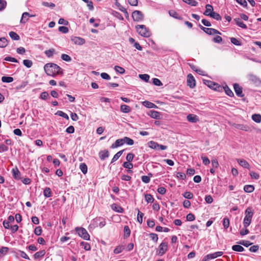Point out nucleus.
Returning <instances> with one entry per match:
<instances>
[{
	"label": "nucleus",
	"mask_w": 261,
	"mask_h": 261,
	"mask_svg": "<svg viewBox=\"0 0 261 261\" xmlns=\"http://www.w3.org/2000/svg\"><path fill=\"white\" fill-rule=\"evenodd\" d=\"M187 85L191 88H193L195 86V80L191 74H189L187 76Z\"/></svg>",
	"instance_id": "nucleus-9"
},
{
	"label": "nucleus",
	"mask_w": 261,
	"mask_h": 261,
	"mask_svg": "<svg viewBox=\"0 0 261 261\" xmlns=\"http://www.w3.org/2000/svg\"><path fill=\"white\" fill-rule=\"evenodd\" d=\"M99 157L101 160H105L106 158H108L109 156V152L107 150H102L99 153Z\"/></svg>",
	"instance_id": "nucleus-22"
},
{
	"label": "nucleus",
	"mask_w": 261,
	"mask_h": 261,
	"mask_svg": "<svg viewBox=\"0 0 261 261\" xmlns=\"http://www.w3.org/2000/svg\"><path fill=\"white\" fill-rule=\"evenodd\" d=\"M245 216L244 217L245 218L249 219L252 220V217L253 215V212L252 210V208L251 207L247 208V209L245 210Z\"/></svg>",
	"instance_id": "nucleus-13"
},
{
	"label": "nucleus",
	"mask_w": 261,
	"mask_h": 261,
	"mask_svg": "<svg viewBox=\"0 0 261 261\" xmlns=\"http://www.w3.org/2000/svg\"><path fill=\"white\" fill-rule=\"evenodd\" d=\"M223 254L222 251H218L213 253L209 254L211 259L216 258L219 256H221Z\"/></svg>",
	"instance_id": "nucleus-26"
},
{
	"label": "nucleus",
	"mask_w": 261,
	"mask_h": 261,
	"mask_svg": "<svg viewBox=\"0 0 261 261\" xmlns=\"http://www.w3.org/2000/svg\"><path fill=\"white\" fill-rule=\"evenodd\" d=\"M75 230L79 236L84 240H89L90 239V236L85 228L83 227L76 228Z\"/></svg>",
	"instance_id": "nucleus-4"
},
{
	"label": "nucleus",
	"mask_w": 261,
	"mask_h": 261,
	"mask_svg": "<svg viewBox=\"0 0 261 261\" xmlns=\"http://www.w3.org/2000/svg\"><path fill=\"white\" fill-rule=\"evenodd\" d=\"M148 236L151 238V240L155 243H157L158 240V234L154 233H150L148 234Z\"/></svg>",
	"instance_id": "nucleus-49"
},
{
	"label": "nucleus",
	"mask_w": 261,
	"mask_h": 261,
	"mask_svg": "<svg viewBox=\"0 0 261 261\" xmlns=\"http://www.w3.org/2000/svg\"><path fill=\"white\" fill-rule=\"evenodd\" d=\"M23 64L27 67L30 68L33 65V62L29 60H24L23 61Z\"/></svg>",
	"instance_id": "nucleus-54"
},
{
	"label": "nucleus",
	"mask_w": 261,
	"mask_h": 261,
	"mask_svg": "<svg viewBox=\"0 0 261 261\" xmlns=\"http://www.w3.org/2000/svg\"><path fill=\"white\" fill-rule=\"evenodd\" d=\"M223 88H224V91L225 92V93L227 95H228L230 97H233L234 96L233 92L227 85L224 86Z\"/></svg>",
	"instance_id": "nucleus-32"
},
{
	"label": "nucleus",
	"mask_w": 261,
	"mask_h": 261,
	"mask_svg": "<svg viewBox=\"0 0 261 261\" xmlns=\"http://www.w3.org/2000/svg\"><path fill=\"white\" fill-rule=\"evenodd\" d=\"M252 119L257 123L261 122V115L260 114H253L252 115Z\"/></svg>",
	"instance_id": "nucleus-36"
},
{
	"label": "nucleus",
	"mask_w": 261,
	"mask_h": 261,
	"mask_svg": "<svg viewBox=\"0 0 261 261\" xmlns=\"http://www.w3.org/2000/svg\"><path fill=\"white\" fill-rule=\"evenodd\" d=\"M9 36L14 40H18L20 39L19 35L13 31L9 32Z\"/></svg>",
	"instance_id": "nucleus-37"
},
{
	"label": "nucleus",
	"mask_w": 261,
	"mask_h": 261,
	"mask_svg": "<svg viewBox=\"0 0 261 261\" xmlns=\"http://www.w3.org/2000/svg\"><path fill=\"white\" fill-rule=\"evenodd\" d=\"M123 143L129 145H132L134 143V141L133 139L127 137H125L123 138Z\"/></svg>",
	"instance_id": "nucleus-27"
},
{
	"label": "nucleus",
	"mask_w": 261,
	"mask_h": 261,
	"mask_svg": "<svg viewBox=\"0 0 261 261\" xmlns=\"http://www.w3.org/2000/svg\"><path fill=\"white\" fill-rule=\"evenodd\" d=\"M106 224V220L103 217H96L92 221V223L91 224L93 227H99L100 228L103 227Z\"/></svg>",
	"instance_id": "nucleus-3"
},
{
	"label": "nucleus",
	"mask_w": 261,
	"mask_h": 261,
	"mask_svg": "<svg viewBox=\"0 0 261 261\" xmlns=\"http://www.w3.org/2000/svg\"><path fill=\"white\" fill-rule=\"evenodd\" d=\"M223 225L224 228L226 229L229 226V220L228 218H224L223 220Z\"/></svg>",
	"instance_id": "nucleus-44"
},
{
	"label": "nucleus",
	"mask_w": 261,
	"mask_h": 261,
	"mask_svg": "<svg viewBox=\"0 0 261 261\" xmlns=\"http://www.w3.org/2000/svg\"><path fill=\"white\" fill-rule=\"evenodd\" d=\"M139 77L141 80H143V81H145L146 82L149 81V77H150L149 75H148V74H139Z\"/></svg>",
	"instance_id": "nucleus-59"
},
{
	"label": "nucleus",
	"mask_w": 261,
	"mask_h": 261,
	"mask_svg": "<svg viewBox=\"0 0 261 261\" xmlns=\"http://www.w3.org/2000/svg\"><path fill=\"white\" fill-rule=\"evenodd\" d=\"M71 40L74 44L81 45L85 43V40L80 37H72L71 38Z\"/></svg>",
	"instance_id": "nucleus-10"
},
{
	"label": "nucleus",
	"mask_w": 261,
	"mask_h": 261,
	"mask_svg": "<svg viewBox=\"0 0 261 261\" xmlns=\"http://www.w3.org/2000/svg\"><path fill=\"white\" fill-rule=\"evenodd\" d=\"M28 84L27 81H23L20 85H18L16 87V89L18 90H20L24 88Z\"/></svg>",
	"instance_id": "nucleus-63"
},
{
	"label": "nucleus",
	"mask_w": 261,
	"mask_h": 261,
	"mask_svg": "<svg viewBox=\"0 0 261 261\" xmlns=\"http://www.w3.org/2000/svg\"><path fill=\"white\" fill-rule=\"evenodd\" d=\"M254 190V187L253 185H245L244 187V190L247 193L252 192Z\"/></svg>",
	"instance_id": "nucleus-33"
},
{
	"label": "nucleus",
	"mask_w": 261,
	"mask_h": 261,
	"mask_svg": "<svg viewBox=\"0 0 261 261\" xmlns=\"http://www.w3.org/2000/svg\"><path fill=\"white\" fill-rule=\"evenodd\" d=\"M238 244L244 245L246 247H248L249 246L251 245L252 243L250 242L249 241L246 240H241L239 242H238Z\"/></svg>",
	"instance_id": "nucleus-56"
},
{
	"label": "nucleus",
	"mask_w": 261,
	"mask_h": 261,
	"mask_svg": "<svg viewBox=\"0 0 261 261\" xmlns=\"http://www.w3.org/2000/svg\"><path fill=\"white\" fill-rule=\"evenodd\" d=\"M204 84H206L208 87L213 89H216L217 88L219 87L218 84H216L211 81H205Z\"/></svg>",
	"instance_id": "nucleus-15"
},
{
	"label": "nucleus",
	"mask_w": 261,
	"mask_h": 261,
	"mask_svg": "<svg viewBox=\"0 0 261 261\" xmlns=\"http://www.w3.org/2000/svg\"><path fill=\"white\" fill-rule=\"evenodd\" d=\"M80 168L84 174L87 172V166L85 163H81L80 165Z\"/></svg>",
	"instance_id": "nucleus-46"
},
{
	"label": "nucleus",
	"mask_w": 261,
	"mask_h": 261,
	"mask_svg": "<svg viewBox=\"0 0 261 261\" xmlns=\"http://www.w3.org/2000/svg\"><path fill=\"white\" fill-rule=\"evenodd\" d=\"M12 172L13 174V177L15 179L19 180L21 179V173L17 167H16L15 168H13L12 170Z\"/></svg>",
	"instance_id": "nucleus-12"
},
{
	"label": "nucleus",
	"mask_w": 261,
	"mask_h": 261,
	"mask_svg": "<svg viewBox=\"0 0 261 261\" xmlns=\"http://www.w3.org/2000/svg\"><path fill=\"white\" fill-rule=\"evenodd\" d=\"M33 16V15H30V14L28 12H24L22 15L20 22L21 23H25L28 21V17Z\"/></svg>",
	"instance_id": "nucleus-17"
},
{
	"label": "nucleus",
	"mask_w": 261,
	"mask_h": 261,
	"mask_svg": "<svg viewBox=\"0 0 261 261\" xmlns=\"http://www.w3.org/2000/svg\"><path fill=\"white\" fill-rule=\"evenodd\" d=\"M199 28L204 31L205 33L208 35L221 34V33L218 30L213 28H205L201 25H199Z\"/></svg>",
	"instance_id": "nucleus-5"
},
{
	"label": "nucleus",
	"mask_w": 261,
	"mask_h": 261,
	"mask_svg": "<svg viewBox=\"0 0 261 261\" xmlns=\"http://www.w3.org/2000/svg\"><path fill=\"white\" fill-rule=\"evenodd\" d=\"M145 200L148 203H152L154 200V199L151 194H146L145 195Z\"/></svg>",
	"instance_id": "nucleus-48"
},
{
	"label": "nucleus",
	"mask_w": 261,
	"mask_h": 261,
	"mask_svg": "<svg viewBox=\"0 0 261 261\" xmlns=\"http://www.w3.org/2000/svg\"><path fill=\"white\" fill-rule=\"evenodd\" d=\"M182 1L192 6H196L198 4L195 0H182Z\"/></svg>",
	"instance_id": "nucleus-47"
},
{
	"label": "nucleus",
	"mask_w": 261,
	"mask_h": 261,
	"mask_svg": "<svg viewBox=\"0 0 261 261\" xmlns=\"http://www.w3.org/2000/svg\"><path fill=\"white\" fill-rule=\"evenodd\" d=\"M61 58L63 60H64L67 62H70L71 61V57L66 54H62L61 55Z\"/></svg>",
	"instance_id": "nucleus-62"
},
{
	"label": "nucleus",
	"mask_w": 261,
	"mask_h": 261,
	"mask_svg": "<svg viewBox=\"0 0 261 261\" xmlns=\"http://www.w3.org/2000/svg\"><path fill=\"white\" fill-rule=\"evenodd\" d=\"M233 89L238 96L240 97H244V94H243L242 88L238 84L235 83L233 84Z\"/></svg>",
	"instance_id": "nucleus-8"
},
{
	"label": "nucleus",
	"mask_w": 261,
	"mask_h": 261,
	"mask_svg": "<svg viewBox=\"0 0 261 261\" xmlns=\"http://www.w3.org/2000/svg\"><path fill=\"white\" fill-rule=\"evenodd\" d=\"M232 249L234 251L242 252L244 250V248L240 245H234L232 246Z\"/></svg>",
	"instance_id": "nucleus-29"
},
{
	"label": "nucleus",
	"mask_w": 261,
	"mask_h": 261,
	"mask_svg": "<svg viewBox=\"0 0 261 261\" xmlns=\"http://www.w3.org/2000/svg\"><path fill=\"white\" fill-rule=\"evenodd\" d=\"M230 41L232 43H233V44H234L236 45H237V46L241 45V41H239V40H238L236 38L231 37L230 38Z\"/></svg>",
	"instance_id": "nucleus-52"
},
{
	"label": "nucleus",
	"mask_w": 261,
	"mask_h": 261,
	"mask_svg": "<svg viewBox=\"0 0 261 261\" xmlns=\"http://www.w3.org/2000/svg\"><path fill=\"white\" fill-rule=\"evenodd\" d=\"M132 17L134 21H140L143 19L144 15L141 11L136 10L133 12Z\"/></svg>",
	"instance_id": "nucleus-6"
},
{
	"label": "nucleus",
	"mask_w": 261,
	"mask_h": 261,
	"mask_svg": "<svg viewBox=\"0 0 261 261\" xmlns=\"http://www.w3.org/2000/svg\"><path fill=\"white\" fill-rule=\"evenodd\" d=\"M251 220H252L251 219H247V218H244V220H243L244 227L245 228H247L248 226H249L251 223Z\"/></svg>",
	"instance_id": "nucleus-55"
},
{
	"label": "nucleus",
	"mask_w": 261,
	"mask_h": 261,
	"mask_svg": "<svg viewBox=\"0 0 261 261\" xmlns=\"http://www.w3.org/2000/svg\"><path fill=\"white\" fill-rule=\"evenodd\" d=\"M120 111L123 113H128L131 111V108L126 105H122L120 106Z\"/></svg>",
	"instance_id": "nucleus-23"
},
{
	"label": "nucleus",
	"mask_w": 261,
	"mask_h": 261,
	"mask_svg": "<svg viewBox=\"0 0 261 261\" xmlns=\"http://www.w3.org/2000/svg\"><path fill=\"white\" fill-rule=\"evenodd\" d=\"M124 150H120L118 151L117 153H116L114 156H113V159L111 161V163H113L116 161L122 155Z\"/></svg>",
	"instance_id": "nucleus-28"
},
{
	"label": "nucleus",
	"mask_w": 261,
	"mask_h": 261,
	"mask_svg": "<svg viewBox=\"0 0 261 261\" xmlns=\"http://www.w3.org/2000/svg\"><path fill=\"white\" fill-rule=\"evenodd\" d=\"M123 166L124 168H127L128 169H131L133 167V165L132 163H130V162H125L123 163Z\"/></svg>",
	"instance_id": "nucleus-60"
},
{
	"label": "nucleus",
	"mask_w": 261,
	"mask_h": 261,
	"mask_svg": "<svg viewBox=\"0 0 261 261\" xmlns=\"http://www.w3.org/2000/svg\"><path fill=\"white\" fill-rule=\"evenodd\" d=\"M55 51V49L51 48L48 50H45L44 53L47 57L49 58L53 56Z\"/></svg>",
	"instance_id": "nucleus-40"
},
{
	"label": "nucleus",
	"mask_w": 261,
	"mask_h": 261,
	"mask_svg": "<svg viewBox=\"0 0 261 261\" xmlns=\"http://www.w3.org/2000/svg\"><path fill=\"white\" fill-rule=\"evenodd\" d=\"M115 71L120 74H123L125 72V69L119 66H115L114 67Z\"/></svg>",
	"instance_id": "nucleus-51"
},
{
	"label": "nucleus",
	"mask_w": 261,
	"mask_h": 261,
	"mask_svg": "<svg viewBox=\"0 0 261 261\" xmlns=\"http://www.w3.org/2000/svg\"><path fill=\"white\" fill-rule=\"evenodd\" d=\"M124 236L126 237H128L130 236V230L128 226H125L124 227Z\"/></svg>",
	"instance_id": "nucleus-57"
},
{
	"label": "nucleus",
	"mask_w": 261,
	"mask_h": 261,
	"mask_svg": "<svg viewBox=\"0 0 261 261\" xmlns=\"http://www.w3.org/2000/svg\"><path fill=\"white\" fill-rule=\"evenodd\" d=\"M8 45V40L6 38L2 37L0 38V47H5Z\"/></svg>",
	"instance_id": "nucleus-34"
},
{
	"label": "nucleus",
	"mask_w": 261,
	"mask_h": 261,
	"mask_svg": "<svg viewBox=\"0 0 261 261\" xmlns=\"http://www.w3.org/2000/svg\"><path fill=\"white\" fill-rule=\"evenodd\" d=\"M45 251L44 250H41L35 253V254L34 255V257L35 259H37L45 255Z\"/></svg>",
	"instance_id": "nucleus-30"
},
{
	"label": "nucleus",
	"mask_w": 261,
	"mask_h": 261,
	"mask_svg": "<svg viewBox=\"0 0 261 261\" xmlns=\"http://www.w3.org/2000/svg\"><path fill=\"white\" fill-rule=\"evenodd\" d=\"M233 126L237 129L245 131H248L249 129V127L247 125L242 124L234 123Z\"/></svg>",
	"instance_id": "nucleus-16"
},
{
	"label": "nucleus",
	"mask_w": 261,
	"mask_h": 261,
	"mask_svg": "<svg viewBox=\"0 0 261 261\" xmlns=\"http://www.w3.org/2000/svg\"><path fill=\"white\" fill-rule=\"evenodd\" d=\"M58 30L60 32L63 33H67L69 31L68 28L67 27H64V26L60 27L59 28Z\"/></svg>",
	"instance_id": "nucleus-64"
},
{
	"label": "nucleus",
	"mask_w": 261,
	"mask_h": 261,
	"mask_svg": "<svg viewBox=\"0 0 261 261\" xmlns=\"http://www.w3.org/2000/svg\"><path fill=\"white\" fill-rule=\"evenodd\" d=\"M234 21L236 22V24L239 27L246 29L247 25L243 23V22L241 20V18H236L234 19Z\"/></svg>",
	"instance_id": "nucleus-20"
},
{
	"label": "nucleus",
	"mask_w": 261,
	"mask_h": 261,
	"mask_svg": "<svg viewBox=\"0 0 261 261\" xmlns=\"http://www.w3.org/2000/svg\"><path fill=\"white\" fill-rule=\"evenodd\" d=\"M7 6V2L5 0H0V11L4 10Z\"/></svg>",
	"instance_id": "nucleus-58"
},
{
	"label": "nucleus",
	"mask_w": 261,
	"mask_h": 261,
	"mask_svg": "<svg viewBox=\"0 0 261 261\" xmlns=\"http://www.w3.org/2000/svg\"><path fill=\"white\" fill-rule=\"evenodd\" d=\"M205 8H206V10L205 11H204V12L203 13V14L206 15V16H210V14H212V13H213L214 11H213V7L212 5H210V4H207L205 6Z\"/></svg>",
	"instance_id": "nucleus-14"
},
{
	"label": "nucleus",
	"mask_w": 261,
	"mask_h": 261,
	"mask_svg": "<svg viewBox=\"0 0 261 261\" xmlns=\"http://www.w3.org/2000/svg\"><path fill=\"white\" fill-rule=\"evenodd\" d=\"M111 208L113 210L118 212V213H123V209L120 206L115 204L113 203L111 205Z\"/></svg>",
	"instance_id": "nucleus-24"
},
{
	"label": "nucleus",
	"mask_w": 261,
	"mask_h": 261,
	"mask_svg": "<svg viewBox=\"0 0 261 261\" xmlns=\"http://www.w3.org/2000/svg\"><path fill=\"white\" fill-rule=\"evenodd\" d=\"M124 144L123 143V138L122 139H117L115 142L114 143H113L111 147L112 148H117V147H118L120 146H122Z\"/></svg>",
	"instance_id": "nucleus-19"
},
{
	"label": "nucleus",
	"mask_w": 261,
	"mask_h": 261,
	"mask_svg": "<svg viewBox=\"0 0 261 261\" xmlns=\"http://www.w3.org/2000/svg\"><path fill=\"white\" fill-rule=\"evenodd\" d=\"M136 29L139 34L143 37H149L151 35L150 31L144 25H138Z\"/></svg>",
	"instance_id": "nucleus-2"
},
{
	"label": "nucleus",
	"mask_w": 261,
	"mask_h": 261,
	"mask_svg": "<svg viewBox=\"0 0 261 261\" xmlns=\"http://www.w3.org/2000/svg\"><path fill=\"white\" fill-rule=\"evenodd\" d=\"M183 196L185 198L190 199L193 198V195L190 192H186L184 193Z\"/></svg>",
	"instance_id": "nucleus-61"
},
{
	"label": "nucleus",
	"mask_w": 261,
	"mask_h": 261,
	"mask_svg": "<svg viewBox=\"0 0 261 261\" xmlns=\"http://www.w3.org/2000/svg\"><path fill=\"white\" fill-rule=\"evenodd\" d=\"M237 161L239 165L242 167L245 168L249 169V164L246 160L244 159H238Z\"/></svg>",
	"instance_id": "nucleus-21"
},
{
	"label": "nucleus",
	"mask_w": 261,
	"mask_h": 261,
	"mask_svg": "<svg viewBox=\"0 0 261 261\" xmlns=\"http://www.w3.org/2000/svg\"><path fill=\"white\" fill-rule=\"evenodd\" d=\"M13 78L10 76H3L2 77V81L4 83H11L13 81Z\"/></svg>",
	"instance_id": "nucleus-41"
},
{
	"label": "nucleus",
	"mask_w": 261,
	"mask_h": 261,
	"mask_svg": "<svg viewBox=\"0 0 261 261\" xmlns=\"http://www.w3.org/2000/svg\"><path fill=\"white\" fill-rule=\"evenodd\" d=\"M9 249L7 247H2L0 249V256H4L8 252Z\"/></svg>",
	"instance_id": "nucleus-38"
},
{
	"label": "nucleus",
	"mask_w": 261,
	"mask_h": 261,
	"mask_svg": "<svg viewBox=\"0 0 261 261\" xmlns=\"http://www.w3.org/2000/svg\"><path fill=\"white\" fill-rule=\"evenodd\" d=\"M56 115L60 116L61 117H62L63 118H64L65 119L68 120L69 117L68 115L64 112H63L62 111H58L57 113H56Z\"/></svg>",
	"instance_id": "nucleus-42"
},
{
	"label": "nucleus",
	"mask_w": 261,
	"mask_h": 261,
	"mask_svg": "<svg viewBox=\"0 0 261 261\" xmlns=\"http://www.w3.org/2000/svg\"><path fill=\"white\" fill-rule=\"evenodd\" d=\"M40 98L43 100H46L49 98V94L47 92L44 91L41 93Z\"/></svg>",
	"instance_id": "nucleus-43"
},
{
	"label": "nucleus",
	"mask_w": 261,
	"mask_h": 261,
	"mask_svg": "<svg viewBox=\"0 0 261 261\" xmlns=\"http://www.w3.org/2000/svg\"><path fill=\"white\" fill-rule=\"evenodd\" d=\"M149 115L152 118L159 119L160 118L161 114L158 111L151 110L149 112Z\"/></svg>",
	"instance_id": "nucleus-18"
},
{
	"label": "nucleus",
	"mask_w": 261,
	"mask_h": 261,
	"mask_svg": "<svg viewBox=\"0 0 261 261\" xmlns=\"http://www.w3.org/2000/svg\"><path fill=\"white\" fill-rule=\"evenodd\" d=\"M169 14L170 16L173 18L179 20L182 19V17L176 12L174 11V10H170L169 11Z\"/></svg>",
	"instance_id": "nucleus-25"
},
{
	"label": "nucleus",
	"mask_w": 261,
	"mask_h": 261,
	"mask_svg": "<svg viewBox=\"0 0 261 261\" xmlns=\"http://www.w3.org/2000/svg\"><path fill=\"white\" fill-rule=\"evenodd\" d=\"M44 69L47 75L55 77L57 75L63 74L61 68L55 63H47L44 66Z\"/></svg>",
	"instance_id": "nucleus-1"
},
{
	"label": "nucleus",
	"mask_w": 261,
	"mask_h": 261,
	"mask_svg": "<svg viewBox=\"0 0 261 261\" xmlns=\"http://www.w3.org/2000/svg\"><path fill=\"white\" fill-rule=\"evenodd\" d=\"M123 249H124V247L123 246H118L114 250V253L115 254L120 253L122 251V250Z\"/></svg>",
	"instance_id": "nucleus-53"
},
{
	"label": "nucleus",
	"mask_w": 261,
	"mask_h": 261,
	"mask_svg": "<svg viewBox=\"0 0 261 261\" xmlns=\"http://www.w3.org/2000/svg\"><path fill=\"white\" fill-rule=\"evenodd\" d=\"M148 146L153 149L158 150V143L152 141H150L148 143Z\"/></svg>",
	"instance_id": "nucleus-35"
},
{
	"label": "nucleus",
	"mask_w": 261,
	"mask_h": 261,
	"mask_svg": "<svg viewBox=\"0 0 261 261\" xmlns=\"http://www.w3.org/2000/svg\"><path fill=\"white\" fill-rule=\"evenodd\" d=\"M188 121L192 123H196L199 121L198 117L195 114H189L187 116Z\"/></svg>",
	"instance_id": "nucleus-11"
},
{
	"label": "nucleus",
	"mask_w": 261,
	"mask_h": 261,
	"mask_svg": "<svg viewBox=\"0 0 261 261\" xmlns=\"http://www.w3.org/2000/svg\"><path fill=\"white\" fill-rule=\"evenodd\" d=\"M249 80L251 81L253 83H257L259 81V80L257 77L254 75L250 74L249 75Z\"/></svg>",
	"instance_id": "nucleus-50"
},
{
	"label": "nucleus",
	"mask_w": 261,
	"mask_h": 261,
	"mask_svg": "<svg viewBox=\"0 0 261 261\" xmlns=\"http://www.w3.org/2000/svg\"><path fill=\"white\" fill-rule=\"evenodd\" d=\"M168 244L166 242H162L159 247V255H163L167 250Z\"/></svg>",
	"instance_id": "nucleus-7"
},
{
	"label": "nucleus",
	"mask_w": 261,
	"mask_h": 261,
	"mask_svg": "<svg viewBox=\"0 0 261 261\" xmlns=\"http://www.w3.org/2000/svg\"><path fill=\"white\" fill-rule=\"evenodd\" d=\"M138 216H137V221L140 224H142L143 222V217L144 216V214L141 212L138 209Z\"/></svg>",
	"instance_id": "nucleus-39"
},
{
	"label": "nucleus",
	"mask_w": 261,
	"mask_h": 261,
	"mask_svg": "<svg viewBox=\"0 0 261 261\" xmlns=\"http://www.w3.org/2000/svg\"><path fill=\"white\" fill-rule=\"evenodd\" d=\"M210 16L217 20H221V17L220 15V14L217 13H216L215 12H213V13H212V14H210Z\"/></svg>",
	"instance_id": "nucleus-45"
},
{
	"label": "nucleus",
	"mask_w": 261,
	"mask_h": 261,
	"mask_svg": "<svg viewBox=\"0 0 261 261\" xmlns=\"http://www.w3.org/2000/svg\"><path fill=\"white\" fill-rule=\"evenodd\" d=\"M43 194L45 197H50L52 195V192L51 189L49 188L46 187L45 188L43 191Z\"/></svg>",
	"instance_id": "nucleus-31"
}]
</instances>
